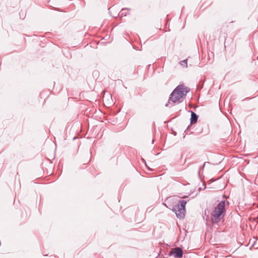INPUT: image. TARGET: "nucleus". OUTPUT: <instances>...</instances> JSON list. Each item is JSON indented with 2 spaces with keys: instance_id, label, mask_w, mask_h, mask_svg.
Listing matches in <instances>:
<instances>
[{
  "instance_id": "obj_1",
  "label": "nucleus",
  "mask_w": 258,
  "mask_h": 258,
  "mask_svg": "<svg viewBox=\"0 0 258 258\" xmlns=\"http://www.w3.org/2000/svg\"><path fill=\"white\" fill-rule=\"evenodd\" d=\"M189 91L190 89L186 87L183 84L179 85L170 94L168 101L165 106H167L170 101L174 104L181 103Z\"/></svg>"
},
{
  "instance_id": "obj_2",
  "label": "nucleus",
  "mask_w": 258,
  "mask_h": 258,
  "mask_svg": "<svg viewBox=\"0 0 258 258\" xmlns=\"http://www.w3.org/2000/svg\"><path fill=\"white\" fill-rule=\"evenodd\" d=\"M225 201H221L218 203L212 213L211 221L213 223L217 224L220 222L222 217H223L226 213L225 209Z\"/></svg>"
},
{
  "instance_id": "obj_3",
  "label": "nucleus",
  "mask_w": 258,
  "mask_h": 258,
  "mask_svg": "<svg viewBox=\"0 0 258 258\" xmlns=\"http://www.w3.org/2000/svg\"><path fill=\"white\" fill-rule=\"evenodd\" d=\"M186 201L184 200H180L178 203L174 205L172 208V211L175 212L177 218L181 219L184 218L185 215V206Z\"/></svg>"
},
{
  "instance_id": "obj_4",
  "label": "nucleus",
  "mask_w": 258,
  "mask_h": 258,
  "mask_svg": "<svg viewBox=\"0 0 258 258\" xmlns=\"http://www.w3.org/2000/svg\"><path fill=\"white\" fill-rule=\"evenodd\" d=\"M169 255H173L175 258H180L182 256L183 251L181 248L176 247L169 251Z\"/></svg>"
},
{
  "instance_id": "obj_5",
  "label": "nucleus",
  "mask_w": 258,
  "mask_h": 258,
  "mask_svg": "<svg viewBox=\"0 0 258 258\" xmlns=\"http://www.w3.org/2000/svg\"><path fill=\"white\" fill-rule=\"evenodd\" d=\"M198 118L197 114L193 111H191L190 124H195L197 122Z\"/></svg>"
},
{
  "instance_id": "obj_6",
  "label": "nucleus",
  "mask_w": 258,
  "mask_h": 258,
  "mask_svg": "<svg viewBox=\"0 0 258 258\" xmlns=\"http://www.w3.org/2000/svg\"><path fill=\"white\" fill-rule=\"evenodd\" d=\"M187 59L182 60L180 62V64L181 66H182L183 67L187 68Z\"/></svg>"
},
{
  "instance_id": "obj_7",
  "label": "nucleus",
  "mask_w": 258,
  "mask_h": 258,
  "mask_svg": "<svg viewBox=\"0 0 258 258\" xmlns=\"http://www.w3.org/2000/svg\"><path fill=\"white\" fill-rule=\"evenodd\" d=\"M125 10H130V9H129V8L122 9L121 11H124ZM127 14H128L127 13H124L123 12H121V13H120V16H121V17L126 16Z\"/></svg>"
},
{
  "instance_id": "obj_8",
  "label": "nucleus",
  "mask_w": 258,
  "mask_h": 258,
  "mask_svg": "<svg viewBox=\"0 0 258 258\" xmlns=\"http://www.w3.org/2000/svg\"><path fill=\"white\" fill-rule=\"evenodd\" d=\"M155 258H161V257H160L157 256V257H155Z\"/></svg>"
}]
</instances>
